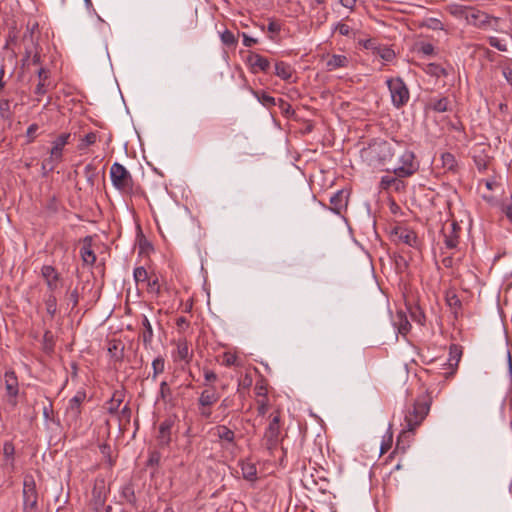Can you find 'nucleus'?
Returning <instances> with one entry per match:
<instances>
[{"mask_svg": "<svg viewBox=\"0 0 512 512\" xmlns=\"http://www.w3.org/2000/svg\"><path fill=\"white\" fill-rule=\"evenodd\" d=\"M398 141H376L361 153L362 158L372 167H392Z\"/></svg>", "mask_w": 512, "mask_h": 512, "instance_id": "f257e3e1", "label": "nucleus"}, {"mask_svg": "<svg viewBox=\"0 0 512 512\" xmlns=\"http://www.w3.org/2000/svg\"><path fill=\"white\" fill-rule=\"evenodd\" d=\"M397 149L398 152L395 153L392 167H387L386 170L392 171L401 178L412 176L419 168L418 163L415 161V154L399 141Z\"/></svg>", "mask_w": 512, "mask_h": 512, "instance_id": "f03ea898", "label": "nucleus"}, {"mask_svg": "<svg viewBox=\"0 0 512 512\" xmlns=\"http://www.w3.org/2000/svg\"><path fill=\"white\" fill-rule=\"evenodd\" d=\"M431 403L432 399L428 393L419 396L415 400L412 411L405 415L406 427L409 431H413L422 423L430 411Z\"/></svg>", "mask_w": 512, "mask_h": 512, "instance_id": "7ed1b4c3", "label": "nucleus"}, {"mask_svg": "<svg viewBox=\"0 0 512 512\" xmlns=\"http://www.w3.org/2000/svg\"><path fill=\"white\" fill-rule=\"evenodd\" d=\"M113 186L123 194L134 193V181L130 172L120 163L115 162L110 168Z\"/></svg>", "mask_w": 512, "mask_h": 512, "instance_id": "20e7f679", "label": "nucleus"}, {"mask_svg": "<svg viewBox=\"0 0 512 512\" xmlns=\"http://www.w3.org/2000/svg\"><path fill=\"white\" fill-rule=\"evenodd\" d=\"M386 84L392 104L398 109L405 106L410 99V92L403 79L401 77L389 78Z\"/></svg>", "mask_w": 512, "mask_h": 512, "instance_id": "39448f33", "label": "nucleus"}, {"mask_svg": "<svg viewBox=\"0 0 512 512\" xmlns=\"http://www.w3.org/2000/svg\"><path fill=\"white\" fill-rule=\"evenodd\" d=\"M23 512H38V493L32 475H26L23 481Z\"/></svg>", "mask_w": 512, "mask_h": 512, "instance_id": "423d86ee", "label": "nucleus"}, {"mask_svg": "<svg viewBox=\"0 0 512 512\" xmlns=\"http://www.w3.org/2000/svg\"><path fill=\"white\" fill-rule=\"evenodd\" d=\"M178 422L175 414L167 416L159 425L158 435L156 437L160 448L168 447L172 441L173 428Z\"/></svg>", "mask_w": 512, "mask_h": 512, "instance_id": "0eeeda50", "label": "nucleus"}, {"mask_svg": "<svg viewBox=\"0 0 512 512\" xmlns=\"http://www.w3.org/2000/svg\"><path fill=\"white\" fill-rule=\"evenodd\" d=\"M280 437V413L271 414V420L264 433L265 446L272 450L277 447Z\"/></svg>", "mask_w": 512, "mask_h": 512, "instance_id": "6e6552de", "label": "nucleus"}, {"mask_svg": "<svg viewBox=\"0 0 512 512\" xmlns=\"http://www.w3.org/2000/svg\"><path fill=\"white\" fill-rule=\"evenodd\" d=\"M461 15L466 19L467 23L477 28H485L490 24L492 17L480 10L464 7L461 10Z\"/></svg>", "mask_w": 512, "mask_h": 512, "instance_id": "1a4fd4ad", "label": "nucleus"}, {"mask_svg": "<svg viewBox=\"0 0 512 512\" xmlns=\"http://www.w3.org/2000/svg\"><path fill=\"white\" fill-rule=\"evenodd\" d=\"M7 402L15 407L18 403L19 383L14 370H8L4 375Z\"/></svg>", "mask_w": 512, "mask_h": 512, "instance_id": "9d476101", "label": "nucleus"}, {"mask_svg": "<svg viewBox=\"0 0 512 512\" xmlns=\"http://www.w3.org/2000/svg\"><path fill=\"white\" fill-rule=\"evenodd\" d=\"M463 351L461 346L452 344L449 347V358L447 362L443 364L444 369L447 370L443 373L446 379L453 377L458 369L459 362L461 360Z\"/></svg>", "mask_w": 512, "mask_h": 512, "instance_id": "9b49d317", "label": "nucleus"}, {"mask_svg": "<svg viewBox=\"0 0 512 512\" xmlns=\"http://www.w3.org/2000/svg\"><path fill=\"white\" fill-rule=\"evenodd\" d=\"M212 435L216 437L220 445L224 448L235 446V433L229 427L225 425H217L212 430Z\"/></svg>", "mask_w": 512, "mask_h": 512, "instance_id": "f8f14e48", "label": "nucleus"}, {"mask_svg": "<svg viewBox=\"0 0 512 512\" xmlns=\"http://www.w3.org/2000/svg\"><path fill=\"white\" fill-rule=\"evenodd\" d=\"M247 64L249 65L252 73H258L261 72H268L270 69V62L269 60L255 52H250L247 56Z\"/></svg>", "mask_w": 512, "mask_h": 512, "instance_id": "ddd939ff", "label": "nucleus"}, {"mask_svg": "<svg viewBox=\"0 0 512 512\" xmlns=\"http://www.w3.org/2000/svg\"><path fill=\"white\" fill-rule=\"evenodd\" d=\"M86 398V393L84 391H78L74 397L69 400L68 406L66 408V415L73 419L77 420L81 414V404Z\"/></svg>", "mask_w": 512, "mask_h": 512, "instance_id": "4468645a", "label": "nucleus"}, {"mask_svg": "<svg viewBox=\"0 0 512 512\" xmlns=\"http://www.w3.org/2000/svg\"><path fill=\"white\" fill-rule=\"evenodd\" d=\"M444 243L448 249H454L459 244L460 226L456 222H452L448 228H443Z\"/></svg>", "mask_w": 512, "mask_h": 512, "instance_id": "2eb2a0df", "label": "nucleus"}, {"mask_svg": "<svg viewBox=\"0 0 512 512\" xmlns=\"http://www.w3.org/2000/svg\"><path fill=\"white\" fill-rule=\"evenodd\" d=\"M3 468L9 473L15 471V446L11 441L3 443Z\"/></svg>", "mask_w": 512, "mask_h": 512, "instance_id": "dca6fc26", "label": "nucleus"}, {"mask_svg": "<svg viewBox=\"0 0 512 512\" xmlns=\"http://www.w3.org/2000/svg\"><path fill=\"white\" fill-rule=\"evenodd\" d=\"M41 275L45 279L48 289L53 292L58 288L60 274L51 265H44L41 268Z\"/></svg>", "mask_w": 512, "mask_h": 512, "instance_id": "f3484780", "label": "nucleus"}, {"mask_svg": "<svg viewBox=\"0 0 512 512\" xmlns=\"http://www.w3.org/2000/svg\"><path fill=\"white\" fill-rule=\"evenodd\" d=\"M220 399V394L216 391L214 386H209L204 389L197 400V405L213 406Z\"/></svg>", "mask_w": 512, "mask_h": 512, "instance_id": "a211bd4d", "label": "nucleus"}, {"mask_svg": "<svg viewBox=\"0 0 512 512\" xmlns=\"http://www.w3.org/2000/svg\"><path fill=\"white\" fill-rule=\"evenodd\" d=\"M394 236L401 243H404L410 247L417 245V235L414 231L407 228L397 227L394 230Z\"/></svg>", "mask_w": 512, "mask_h": 512, "instance_id": "6ab92c4d", "label": "nucleus"}, {"mask_svg": "<svg viewBox=\"0 0 512 512\" xmlns=\"http://www.w3.org/2000/svg\"><path fill=\"white\" fill-rule=\"evenodd\" d=\"M80 256L87 265H93L96 261V255L92 250V237L86 236L83 239V245L80 249Z\"/></svg>", "mask_w": 512, "mask_h": 512, "instance_id": "aec40b11", "label": "nucleus"}, {"mask_svg": "<svg viewBox=\"0 0 512 512\" xmlns=\"http://www.w3.org/2000/svg\"><path fill=\"white\" fill-rule=\"evenodd\" d=\"M347 202H348V195L343 190H340V191L336 192L333 196H331L330 209L334 213L339 215V214H341L343 209H345L347 207Z\"/></svg>", "mask_w": 512, "mask_h": 512, "instance_id": "412c9836", "label": "nucleus"}, {"mask_svg": "<svg viewBox=\"0 0 512 512\" xmlns=\"http://www.w3.org/2000/svg\"><path fill=\"white\" fill-rule=\"evenodd\" d=\"M71 138L70 133H62L55 140L52 142V147L49 152L53 154L54 157H61L63 158V150L65 145L69 143V140Z\"/></svg>", "mask_w": 512, "mask_h": 512, "instance_id": "4be33fe9", "label": "nucleus"}, {"mask_svg": "<svg viewBox=\"0 0 512 512\" xmlns=\"http://www.w3.org/2000/svg\"><path fill=\"white\" fill-rule=\"evenodd\" d=\"M49 74H50V72L46 68L41 67L38 70L37 75H38V78H39V82H38V84H37V86L35 88V91H34V93L36 95L42 96V95L47 93L48 85H49V82H48Z\"/></svg>", "mask_w": 512, "mask_h": 512, "instance_id": "5701e85b", "label": "nucleus"}, {"mask_svg": "<svg viewBox=\"0 0 512 512\" xmlns=\"http://www.w3.org/2000/svg\"><path fill=\"white\" fill-rule=\"evenodd\" d=\"M142 326H143V330L141 332V338H142L145 348H148L152 343L153 329H152L149 319L145 315L143 316Z\"/></svg>", "mask_w": 512, "mask_h": 512, "instance_id": "b1692460", "label": "nucleus"}, {"mask_svg": "<svg viewBox=\"0 0 512 512\" xmlns=\"http://www.w3.org/2000/svg\"><path fill=\"white\" fill-rule=\"evenodd\" d=\"M442 168L445 169V171L453 172L455 173L457 170V160L455 156L452 153L445 152L441 154L440 157Z\"/></svg>", "mask_w": 512, "mask_h": 512, "instance_id": "393cba45", "label": "nucleus"}, {"mask_svg": "<svg viewBox=\"0 0 512 512\" xmlns=\"http://www.w3.org/2000/svg\"><path fill=\"white\" fill-rule=\"evenodd\" d=\"M348 63L349 60L345 55L334 54L328 59L326 66L329 71H332L338 68L346 67Z\"/></svg>", "mask_w": 512, "mask_h": 512, "instance_id": "a878e982", "label": "nucleus"}, {"mask_svg": "<svg viewBox=\"0 0 512 512\" xmlns=\"http://www.w3.org/2000/svg\"><path fill=\"white\" fill-rule=\"evenodd\" d=\"M122 402H123V391L116 390L113 393L111 399L106 403L108 413L109 414L117 413Z\"/></svg>", "mask_w": 512, "mask_h": 512, "instance_id": "bb28decb", "label": "nucleus"}, {"mask_svg": "<svg viewBox=\"0 0 512 512\" xmlns=\"http://www.w3.org/2000/svg\"><path fill=\"white\" fill-rule=\"evenodd\" d=\"M242 476L245 480L255 481L257 479V468L251 462H241Z\"/></svg>", "mask_w": 512, "mask_h": 512, "instance_id": "cd10ccee", "label": "nucleus"}, {"mask_svg": "<svg viewBox=\"0 0 512 512\" xmlns=\"http://www.w3.org/2000/svg\"><path fill=\"white\" fill-rule=\"evenodd\" d=\"M23 40L24 41H30L31 44L35 47V52L31 58V63L33 65H39L41 63V56H40V53L38 51V48H39V45L37 43V41L35 40L34 38V32L33 30H30L28 32H26L23 36Z\"/></svg>", "mask_w": 512, "mask_h": 512, "instance_id": "c85d7f7f", "label": "nucleus"}, {"mask_svg": "<svg viewBox=\"0 0 512 512\" xmlns=\"http://www.w3.org/2000/svg\"><path fill=\"white\" fill-rule=\"evenodd\" d=\"M275 74L282 80H289L292 76V67L283 62H277L275 64Z\"/></svg>", "mask_w": 512, "mask_h": 512, "instance_id": "c756f323", "label": "nucleus"}, {"mask_svg": "<svg viewBox=\"0 0 512 512\" xmlns=\"http://www.w3.org/2000/svg\"><path fill=\"white\" fill-rule=\"evenodd\" d=\"M252 93L257 98V100L267 108L276 106L278 103V99H275L274 97L263 91H252Z\"/></svg>", "mask_w": 512, "mask_h": 512, "instance_id": "7c9ffc66", "label": "nucleus"}, {"mask_svg": "<svg viewBox=\"0 0 512 512\" xmlns=\"http://www.w3.org/2000/svg\"><path fill=\"white\" fill-rule=\"evenodd\" d=\"M429 107L433 111L438 112V113L446 112L449 109V100L446 97H442L439 99H432L429 102Z\"/></svg>", "mask_w": 512, "mask_h": 512, "instance_id": "2f4dec72", "label": "nucleus"}, {"mask_svg": "<svg viewBox=\"0 0 512 512\" xmlns=\"http://www.w3.org/2000/svg\"><path fill=\"white\" fill-rule=\"evenodd\" d=\"M84 176L90 187H94L98 172L97 167L93 163H89L84 168Z\"/></svg>", "mask_w": 512, "mask_h": 512, "instance_id": "473e14b6", "label": "nucleus"}, {"mask_svg": "<svg viewBox=\"0 0 512 512\" xmlns=\"http://www.w3.org/2000/svg\"><path fill=\"white\" fill-rule=\"evenodd\" d=\"M158 400L163 401L164 403L172 402V391L166 381H162L160 383Z\"/></svg>", "mask_w": 512, "mask_h": 512, "instance_id": "72a5a7b5", "label": "nucleus"}, {"mask_svg": "<svg viewBox=\"0 0 512 512\" xmlns=\"http://www.w3.org/2000/svg\"><path fill=\"white\" fill-rule=\"evenodd\" d=\"M425 72L431 76L436 78H440L442 76H447V71L441 65L436 63H430L426 66Z\"/></svg>", "mask_w": 512, "mask_h": 512, "instance_id": "f704fd0d", "label": "nucleus"}, {"mask_svg": "<svg viewBox=\"0 0 512 512\" xmlns=\"http://www.w3.org/2000/svg\"><path fill=\"white\" fill-rule=\"evenodd\" d=\"M63 158L57 156L54 157L51 152H49V157L44 159L42 162L41 169H47V171H53L56 166L61 163Z\"/></svg>", "mask_w": 512, "mask_h": 512, "instance_id": "c9c22d12", "label": "nucleus"}, {"mask_svg": "<svg viewBox=\"0 0 512 512\" xmlns=\"http://www.w3.org/2000/svg\"><path fill=\"white\" fill-rule=\"evenodd\" d=\"M46 311L53 318L57 312V299L53 293H50L45 298Z\"/></svg>", "mask_w": 512, "mask_h": 512, "instance_id": "e433bc0d", "label": "nucleus"}, {"mask_svg": "<svg viewBox=\"0 0 512 512\" xmlns=\"http://www.w3.org/2000/svg\"><path fill=\"white\" fill-rule=\"evenodd\" d=\"M164 368H165L164 358L161 356L155 358L152 362V369H153L152 380L155 381L157 376L164 372Z\"/></svg>", "mask_w": 512, "mask_h": 512, "instance_id": "4c0bfd02", "label": "nucleus"}, {"mask_svg": "<svg viewBox=\"0 0 512 512\" xmlns=\"http://www.w3.org/2000/svg\"><path fill=\"white\" fill-rule=\"evenodd\" d=\"M97 141V133L96 132H90L86 134L82 139L80 144L78 145L79 150H84L88 146L95 144Z\"/></svg>", "mask_w": 512, "mask_h": 512, "instance_id": "58836bf2", "label": "nucleus"}, {"mask_svg": "<svg viewBox=\"0 0 512 512\" xmlns=\"http://www.w3.org/2000/svg\"><path fill=\"white\" fill-rule=\"evenodd\" d=\"M13 115V112L10 109V100L9 99H1L0 100V117L2 119H10Z\"/></svg>", "mask_w": 512, "mask_h": 512, "instance_id": "ea45409f", "label": "nucleus"}, {"mask_svg": "<svg viewBox=\"0 0 512 512\" xmlns=\"http://www.w3.org/2000/svg\"><path fill=\"white\" fill-rule=\"evenodd\" d=\"M120 342L110 344L108 352L115 361H121L123 357V348H119Z\"/></svg>", "mask_w": 512, "mask_h": 512, "instance_id": "a19ab883", "label": "nucleus"}, {"mask_svg": "<svg viewBox=\"0 0 512 512\" xmlns=\"http://www.w3.org/2000/svg\"><path fill=\"white\" fill-rule=\"evenodd\" d=\"M133 277H134L135 282L138 284L140 282H147V280L149 279L150 276L148 275V272L146 271V269L144 267L140 266V267H136L134 269Z\"/></svg>", "mask_w": 512, "mask_h": 512, "instance_id": "79ce46f5", "label": "nucleus"}, {"mask_svg": "<svg viewBox=\"0 0 512 512\" xmlns=\"http://www.w3.org/2000/svg\"><path fill=\"white\" fill-rule=\"evenodd\" d=\"M220 38L226 46H234L237 44V38L230 30L222 32Z\"/></svg>", "mask_w": 512, "mask_h": 512, "instance_id": "37998d69", "label": "nucleus"}, {"mask_svg": "<svg viewBox=\"0 0 512 512\" xmlns=\"http://www.w3.org/2000/svg\"><path fill=\"white\" fill-rule=\"evenodd\" d=\"M147 290L149 293L159 294L160 284L157 276H150L147 280Z\"/></svg>", "mask_w": 512, "mask_h": 512, "instance_id": "c03bdc74", "label": "nucleus"}, {"mask_svg": "<svg viewBox=\"0 0 512 512\" xmlns=\"http://www.w3.org/2000/svg\"><path fill=\"white\" fill-rule=\"evenodd\" d=\"M376 53L385 61H391L395 57L394 51L388 47H378Z\"/></svg>", "mask_w": 512, "mask_h": 512, "instance_id": "a18cd8bd", "label": "nucleus"}, {"mask_svg": "<svg viewBox=\"0 0 512 512\" xmlns=\"http://www.w3.org/2000/svg\"><path fill=\"white\" fill-rule=\"evenodd\" d=\"M38 129H39V126L36 123L31 124L27 128V131H26V137L28 138L27 143H31L35 140V138L37 136L36 133H37Z\"/></svg>", "mask_w": 512, "mask_h": 512, "instance_id": "49530a36", "label": "nucleus"}, {"mask_svg": "<svg viewBox=\"0 0 512 512\" xmlns=\"http://www.w3.org/2000/svg\"><path fill=\"white\" fill-rule=\"evenodd\" d=\"M489 44H490V46L496 48L499 51H502V52L507 51V45L505 43H502V41L500 39H498L497 37H490Z\"/></svg>", "mask_w": 512, "mask_h": 512, "instance_id": "de8ad7c7", "label": "nucleus"}, {"mask_svg": "<svg viewBox=\"0 0 512 512\" xmlns=\"http://www.w3.org/2000/svg\"><path fill=\"white\" fill-rule=\"evenodd\" d=\"M257 412L259 416H264L268 411V400L267 398H261L257 400Z\"/></svg>", "mask_w": 512, "mask_h": 512, "instance_id": "09e8293b", "label": "nucleus"}, {"mask_svg": "<svg viewBox=\"0 0 512 512\" xmlns=\"http://www.w3.org/2000/svg\"><path fill=\"white\" fill-rule=\"evenodd\" d=\"M277 105L281 109L282 113L287 115V116L294 113V111L292 110L291 105L287 101H285V100H283L281 98L278 99Z\"/></svg>", "mask_w": 512, "mask_h": 512, "instance_id": "8fccbe9b", "label": "nucleus"}, {"mask_svg": "<svg viewBox=\"0 0 512 512\" xmlns=\"http://www.w3.org/2000/svg\"><path fill=\"white\" fill-rule=\"evenodd\" d=\"M178 356L181 360H188L190 353L189 348L186 343H182L178 345Z\"/></svg>", "mask_w": 512, "mask_h": 512, "instance_id": "3c124183", "label": "nucleus"}, {"mask_svg": "<svg viewBox=\"0 0 512 512\" xmlns=\"http://www.w3.org/2000/svg\"><path fill=\"white\" fill-rule=\"evenodd\" d=\"M120 419L124 420L125 422L129 423L132 415V411L128 404H126L119 412Z\"/></svg>", "mask_w": 512, "mask_h": 512, "instance_id": "603ef678", "label": "nucleus"}, {"mask_svg": "<svg viewBox=\"0 0 512 512\" xmlns=\"http://www.w3.org/2000/svg\"><path fill=\"white\" fill-rule=\"evenodd\" d=\"M391 444H392V432L389 430L387 440H383V442L381 444V447H380L381 454L386 453L390 449Z\"/></svg>", "mask_w": 512, "mask_h": 512, "instance_id": "864d4df0", "label": "nucleus"}, {"mask_svg": "<svg viewBox=\"0 0 512 512\" xmlns=\"http://www.w3.org/2000/svg\"><path fill=\"white\" fill-rule=\"evenodd\" d=\"M217 375L214 371L212 370H204V379L206 381L205 385L206 386H210L209 383H212V382H215L217 380Z\"/></svg>", "mask_w": 512, "mask_h": 512, "instance_id": "5fc2aeb1", "label": "nucleus"}, {"mask_svg": "<svg viewBox=\"0 0 512 512\" xmlns=\"http://www.w3.org/2000/svg\"><path fill=\"white\" fill-rule=\"evenodd\" d=\"M211 407L212 406H201V405H198L199 415L202 418H204V419H209L211 417V415H212Z\"/></svg>", "mask_w": 512, "mask_h": 512, "instance_id": "6e6d98bb", "label": "nucleus"}, {"mask_svg": "<svg viewBox=\"0 0 512 512\" xmlns=\"http://www.w3.org/2000/svg\"><path fill=\"white\" fill-rule=\"evenodd\" d=\"M267 30L269 33L277 34L281 30V25L275 20H270L267 26Z\"/></svg>", "mask_w": 512, "mask_h": 512, "instance_id": "4d7b16f0", "label": "nucleus"}, {"mask_svg": "<svg viewBox=\"0 0 512 512\" xmlns=\"http://www.w3.org/2000/svg\"><path fill=\"white\" fill-rule=\"evenodd\" d=\"M419 51L424 55H432L434 53V46L430 43H422Z\"/></svg>", "mask_w": 512, "mask_h": 512, "instance_id": "13d9d810", "label": "nucleus"}, {"mask_svg": "<svg viewBox=\"0 0 512 512\" xmlns=\"http://www.w3.org/2000/svg\"><path fill=\"white\" fill-rule=\"evenodd\" d=\"M411 316L419 324H423L424 323L425 316H424L423 312L419 308H416L415 311L411 312Z\"/></svg>", "mask_w": 512, "mask_h": 512, "instance_id": "bf43d9fd", "label": "nucleus"}, {"mask_svg": "<svg viewBox=\"0 0 512 512\" xmlns=\"http://www.w3.org/2000/svg\"><path fill=\"white\" fill-rule=\"evenodd\" d=\"M243 37V45L246 47H252L253 45L258 43V40L256 38L250 37L246 33H242Z\"/></svg>", "mask_w": 512, "mask_h": 512, "instance_id": "052dcab7", "label": "nucleus"}, {"mask_svg": "<svg viewBox=\"0 0 512 512\" xmlns=\"http://www.w3.org/2000/svg\"><path fill=\"white\" fill-rule=\"evenodd\" d=\"M68 300L72 304V308H74L78 305L79 294H78L77 289H74L73 291L70 292V294L68 296Z\"/></svg>", "mask_w": 512, "mask_h": 512, "instance_id": "680f3d73", "label": "nucleus"}, {"mask_svg": "<svg viewBox=\"0 0 512 512\" xmlns=\"http://www.w3.org/2000/svg\"><path fill=\"white\" fill-rule=\"evenodd\" d=\"M336 29L339 31V33L343 36H348L351 32V28L349 25L344 23H338L336 26Z\"/></svg>", "mask_w": 512, "mask_h": 512, "instance_id": "e2e57ef3", "label": "nucleus"}, {"mask_svg": "<svg viewBox=\"0 0 512 512\" xmlns=\"http://www.w3.org/2000/svg\"><path fill=\"white\" fill-rule=\"evenodd\" d=\"M397 180L393 177H390V176H384L382 177L381 179V186L382 188L384 189H387L389 188L392 184L396 183Z\"/></svg>", "mask_w": 512, "mask_h": 512, "instance_id": "0e129e2a", "label": "nucleus"}, {"mask_svg": "<svg viewBox=\"0 0 512 512\" xmlns=\"http://www.w3.org/2000/svg\"><path fill=\"white\" fill-rule=\"evenodd\" d=\"M27 42L29 43L25 46V56L23 59L24 61H27L28 59L32 58L35 52V47L31 44L29 40Z\"/></svg>", "mask_w": 512, "mask_h": 512, "instance_id": "69168bd1", "label": "nucleus"}, {"mask_svg": "<svg viewBox=\"0 0 512 512\" xmlns=\"http://www.w3.org/2000/svg\"><path fill=\"white\" fill-rule=\"evenodd\" d=\"M428 27L433 29V30H442L443 29V24H442V22L440 20H438L436 18H431L429 20Z\"/></svg>", "mask_w": 512, "mask_h": 512, "instance_id": "338daca9", "label": "nucleus"}, {"mask_svg": "<svg viewBox=\"0 0 512 512\" xmlns=\"http://www.w3.org/2000/svg\"><path fill=\"white\" fill-rule=\"evenodd\" d=\"M502 74L504 76V78L506 79V81L512 85V69L509 68V67H505L503 68L502 70Z\"/></svg>", "mask_w": 512, "mask_h": 512, "instance_id": "774afa93", "label": "nucleus"}]
</instances>
